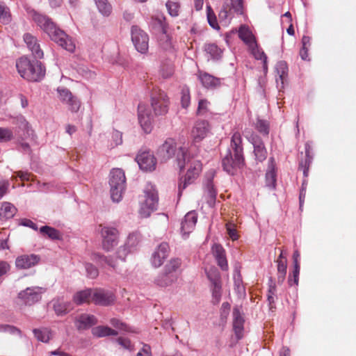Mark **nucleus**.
I'll return each mask as SVG.
<instances>
[{"label":"nucleus","instance_id":"393cba45","mask_svg":"<svg viewBox=\"0 0 356 356\" xmlns=\"http://www.w3.org/2000/svg\"><path fill=\"white\" fill-rule=\"evenodd\" d=\"M197 220V215L195 211L188 212L181 222V232L183 235L188 236L194 229Z\"/></svg>","mask_w":356,"mask_h":356},{"label":"nucleus","instance_id":"7c9ffc66","mask_svg":"<svg viewBox=\"0 0 356 356\" xmlns=\"http://www.w3.org/2000/svg\"><path fill=\"white\" fill-rule=\"evenodd\" d=\"M150 25L154 29L158 30L163 34H165L168 31V23L166 22V17L163 13H159L151 17Z\"/></svg>","mask_w":356,"mask_h":356},{"label":"nucleus","instance_id":"c03bdc74","mask_svg":"<svg viewBox=\"0 0 356 356\" xmlns=\"http://www.w3.org/2000/svg\"><path fill=\"white\" fill-rule=\"evenodd\" d=\"M211 289L212 292L213 302L215 304H218L220 302L222 296L221 282L211 284Z\"/></svg>","mask_w":356,"mask_h":356},{"label":"nucleus","instance_id":"de8ad7c7","mask_svg":"<svg viewBox=\"0 0 356 356\" xmlns=\"http://www.w3.org/2000/svg\"><path fill=\"white\" fill-rule=\"evenodd\" d=\"M14 138L13 131L11 129L0 127V142H8Z\"/></svg>","mask_w":356,"mask_h":356},{"label":"nucleus","instance_id":"f704fd0d","mask_svg":"<svg viewBox=\"0 0 356 356\" xmlns=\"http://www.w3.org/2000/svg\"><path fill=\"white\" fill-rule=\"evenodd\" d=\"M92 334L96 337L117 336L118 332L108 326L99 325L92 329Z\"/></svg>","mask_w":356,"mask_h":356},{"label":"nucleus","instance_id":"f8f14e48","mask_svg":"<svg viewBox=\"0 0 356 356\" xmlns=\"http://www.w3.org/2000/svg\"><path fill=\"white\" fill-rule=\"evenodd\" d=\"M131 32V40L136 50L141 54H145L149 47V36L147 33L138 26H133Z\"/></svg>","mask_w":356,"mask_h":356},{"label":"nucleus","instance_id":"09e8293b","mask_svg":"<svg viewBox=\"0 0 356 356\" xmlns=\"http://www.w3.org/2000/svg\"><path fill=\"white\" fill-rule=\"evenodd\" d=\"M140 234L138 232L130 234L127 238V241L125 245L129 248L136 246L140 241Z\"/></svg>","mask_w":356,"mask_h":356},{"label":"nucleus","instance_id":"6e6d98bb","mask_svg":"<svg viewBox=\"0 0 356 356\" xmlns=\"http://www.w3.org/2000/svg\"><path fill=\"white\" fill-rule=\"evenodd\" d=\"M252 53H253L254 58L257 60H263L264 70H267V65H266L267 56H266V54L263 51H261V49H253Z\"/></svg>","mask_w":356,"mask_h":356},{"label":"nucleus","instance_id":"bb28decb","mask_svg":"<svg viewBox=\"0 0 356 356\" xmlns=\"http://www.w3.org/2000/svg\"><path fill=\"white\" fill-rule=\"evenodd\" d=\"M212 253L218 266L222 270H227L228 264L226 258L225 250L223 247L220 244L215 243L212 246Z\"/></svg>","mask_w":356,"mask_h":356},{"label":"nucleus","instance_id":"338daca9","mask_svg":"<svg viewBox=\"0 0 356 356\" xmlns=\"http://www.w3.org/2000/svg\"><path fill=\"white\" fill-rule=\"evenodd\" d=\"M208 102L206 99H200L198 104L197 113L200 114L207 110Z\"/></svg>","mask_w":356,"mask_h":356},{"label":"nucleus","instance_id":"4be33fe9","mask_svg":"<svg viewBox=\"0 0 356 356\" xmlns=\"http://www.w3.org/2000/svg\"><path fill=\"white\" fill-rule=\"evenodd\" d=\"M97 323V319L94 315L81 314L74 319V325L79 331L88 330Z\"/></svg>","mask_w":356,"mask_h":356},{"label":"nucleus","instance_id":"7ed1b4c3","mask_svg":"<svg viewBox=\"0 0 356 356\" xmlns=\"http://www.w3.org/2000/svg\"><path fill=\"white\" fill-rule=\"evenodd\" d=\"M244 165L241 136L240 133L235 132L231 138L230 149L227 150L226 154L222 157V166L229 175H234Z\"/></svg>","mask_w":356,"mask_h":356},{"label":"nucleus","instance_id":"4c0bfd02","mask_svg":"<svg viewBox=\"0 0 356 356\" xmlns=\"http://www.w3.org/2000/svg\"><path fill=\"white\" fill-rule=\"evenodd\" d=\"M204 49L213 60H219L222 57V50L214 43L205 44Z\"/></svg>","mask_w":356,"mask_h":356},{"label":"nucleus","instance_id":"39448f33","mask_svg":"<svg viewBox=\"0 0 356 356\" xmlns=\"http://www.w3.org/2000/svg\"><path fill=\"white\" fill-rule=\"evenodd\" d=\"M181 261L180 259L173 258L165 266L154 280V284L159 287H167L177 282L179 277V268Z\"/></svg>","mask_w":356,"mask_h":356},{"label":"nucleus","instance_id":"680f3d73","mask_svg":"<svg viewBox=\"0 0 356 356\" xmlns=\"http://www.w3.org/2000/svg\"><path fill=\"white\" fill-rule=\"evenodd\" d=\"M78 72L87 79H93L95 76V74L89 70L87 67H79Z\"/></svg>","mask_w":356,"mask_h":356},{"label":"nucleus","instance_id":"a211bd4d","mask_svg":"<svg viewBox=\"0 0 356 356\" xmlns=\"http://www.w3.org/2000/svg\"><path fill=\"white\" fill-rule=\"evenodd\" d=\"M249 141L253 145V154L257 163L264 161L267 158L268 152L262 139L259 136L252 134L249 138Z\"/></svg>","mask_w":356,"mask_h":356},{"label":"nucleus","instance_id":"79ce46f5","mask_svg":"<svg viewBox=\"0 0 356 356\" xmlns=\"http://www.w3.org/2000/svg\"><path fill=\"white\" fill-rule=\"evenodd\" d=\"M207 18L208 23L211 27L215 30H219L220 26L218 25L216 15L213 10L211 6H207Z\"/></svg>","mask_w":356,"mask_h":356},{"label":"nucleus","instance_id":"c85d7f7f","mask_svg":"<svg viewBox=\"0 0 356 356\" xmlns=\"http://www.w3.org/2000/svg\"><path fill=\"white\" fill-rule=\"evenodd\" d=\"M197 76L201 83L206 88H215L220 86V79L207 72L200 71Z\"/></svg>","mask_w":356,"mask_h":356},{"label":"nucleus","instance_id":"6e6552de","mask_svg":"<svg viewBox=\"0 0 356 356\" xmlns=\"http://www.w3.org/2000/svg\"><path fill=\"white\" fill-rule=\"evenodd\" d=\"M130 252L129 247L127 245L120 246L116 251V259L112 256H105L101 253L95 252L92 254V259L99 265L106 264L116 270L117 268V259L124 261L125 258Z\"/></svg>","mask_w":356,"mask_h":356},{"label":"nucleus","instance_id":"774afa93","mask_svg":"<svg viewBox=\"0 0 356 356\" xmlns=\"http://www.w3.org/2000/svg\"><path fill=\"white\" fill-rule=\"evenodd\" d=\"M227 234H229V237L232 240H236L238 239V235L236 233V231L234 228L232 227L231 225H227Z\"/></svg>","mask_w":356,"mask_h":356},{"label":"nucleus","instance_id":"bf43d9fd","mask_svg":"<svg viewBox=\"0 0 356 356\" xmlns=\"http://www.w3.org/2000/svg\"><path fill=\"white\" fill-rule=\"evenodd\" d=\"M0 332H9L10 334H19L20 330L13 325L0 324Z\"/></svg>","mask_w":356,"mask_h":356},{"label":"nucleus","instance_id":"20e7f679","mask_svg":"<svg viewBox=\"0 0 356 356\" xmlns=\"http://www.w3.org/2000/svg\"><path fill=\"white\" fill-rule=\"evenodd\" d=\"M16 67L20 76L29 81H40L45 75V68L38 59L21 57L16 62Z\"/></svg>","mask_w":356,"mask_h":356},{"label":"nucleus","instance_id":"e2e57ef3","mask_svg":"<svg viewBox=\"0 0 356 356\" xmlns=\"http://www.w3.org/2000/svg\"><path fill=\"white\" fill-rule=\"evenodd\" d=\"M119 345L123 347L125 349L131 350V341L127 338L119 337L115 340Z\"/></svg>","mask_w":356,"mask_h":356},{"label":"nucleus","instance_id":"603ef678","mask_svg":"<svg viewBox=\"0 0 356 356\" xmlns=\"http://www.w3.org/2000/svg\"><path fill=\"white\" fill-rule=\"evenodd\" d=\"M238 37L243 42L248 43L252 38V34L247 27L241 26L238 30Z\"/></svg>","mask_w":356,"mask_h":356},{"label":"nucleus","instance_id":"37998d69","mask_svg":"<svg viewBox=\"0 0 356 356\" xmlns=\"http://www.w3.org/2000/svg\"><path fill=\"white\" fill-rule=\"evenodd\" d=\"M33 332L38 341L47 343L50 339V331L47 328L34 329Z\"/></svg>","mask_w":356,"mask_h":356},{"label":"nucleus","instance_id":"0eeeda50","mask_svg":"<svg viewBox=\"0 0 356 356\" xmlns=\"http://www.w3.org/2000/svg\"><path fill=\"white\" fill-rule=\"evenodd\" d=\"M8 118L10 123L14 126L12 130L15 136L22 140L33 138L34 131L24 115H10Z\"/></svg>","mask_w":356,"mask_h":356},{"label":"nucleus","instance_id":"e433bc0d","mask_svg":"<svg viewBox=\"0 0 356 356\" xmlns=\"http://www.w3.org/2000/svg\"><path fill=\"white\" fill-rule=\"evenodd\" d=\"M40 232L42 236H47L51 240L62 239V234H60V231L52 227L47 225L42 226L40 228Z\"/></svg>","mask_w":356,"mask_h":356},{"label":"nucleus","instance_id":"a18cd8bd","mask_svg":"<svg viewBox=\"0 0 356 356\" xmlns=\"http://www.w3.org/2000/svg\"><path fill=\"white\" fill-rule=\"evenodd\" d=\"M11 21L10 9L2 4H0V22L8 24Z\"/></svg>","mask_w":356,"mask_h":356},{"label":"nucleus","instance_id":"ddd939ff","mask_svg":"<svg viewBox=\"0 0 356 356\" xmlns=\"http://www.w3.org/2000/svg\"><path fill=\"white\" fill-rule=\"evenodd\" d=\"M145 200L140 207V213L142 217L147 218L152 211L156 210L159 198L154 189L145 191Z\"/></svg>","mask_w":356,"mask_h":356},{"label":"nucleus","instance_id":"9b49d317","mask_svg":"<svg viewBox=\"0 0 356 356\" xmlns=\"http://www.w3.org/2000/svg\"><path fill=\"white\" fill-rule=\"evenodd\" d=\"M243 8V0H226L218 13L219 18L220 20H226L232 18L234 14L242 15Z\"/></svg>","mask_w":356,"mask_h":356},{"label":"nucleus","instance_id":"a19ab883","mask_svg":"<svg viewBox=\"0 0 356 356\" xmlns=\"http://www.w3.org/2000/svg\"><path fill=\"white\" fill-rule=\"evenodd\" d=\"M99 11L104 16H109L112 11V6L108 0H94Z\"/></svg>","mask_w":356,"mask_h":356},{"label":"nucleus","instance_id":"72a5a7b5","mask_svg":"<svg viewBox=\"0 0 356 356\" xmlns=\"http://www.w3.org/2000/svg\"><path fill=\"white\" fill-rule=\"evenodd\" d=\"M205 189L207 194V204L209 207H213L216 203L217 191L214 188L212 177L207 179Z\"/></svg>","mask_w":356,"mask_h":356},{"label":"nucleus","instance_id":"4468645a","mask_svg":"<svg viewBox=\"0 0 356 356\" xmlns=\"http://www.w3.org/2000/svg\"><path fill=\"white\" fill-rule=\"evenodd\" d=\"M44 289L41 287H28L18 293V298L26 305H33L39 302Z\"/></svg>","mask_w":356,"mask_h":356},{"label":"nucleus","instance_id":"3c124183","mask_svg":"<svg viewBox=\"0 0 356 356\" xmlns=\"http://www.w3.org/2000/svg\"><path fill=\"white\" fill-rule=\"evenodd\" d=\"M207 275L211 284H214L221 282V277L219 272L216 268H211L207 272Z\"/></svg>","mask_w":356,"mask_h":356},{"label":"nucleus","instance_id":"5fc2aeb1","mask_svg":"<svg viewBox=\"0 0 356 356\" xmlns=\"http://www.w3.org/2000/svg\"><path fill=\"white\" fill-rule=\"evenodd\" d=\"M110 323L115 327L127 332H132L131 328L125 323L121 322L119 319L113 318L110 320Z\"/></svg>","mask_w":356,"mask_h":356},{"label":"nucleus","instance_id":"2eb2a0df","mask_svg":"<svg viewBox=\"0 0 356 356\" xmlns=\"http://www.w3.org/2000/svg\"><path fill=\"white\" fill-rule=\"evenodd\" d=\"M139 124L145 134H149L153 129V115L145 105L140 104L138 106Z\"/></svg>","mask_w":356,"mask_h":356},{"label":"nucleus","instance_id":"cd10ccee","mask_svg":"<svg viewBox=\"0 0 356 356\" xmlns=\"http://www.w3.org/2000/svg\"><path fill=\"white\" fill-rule=\"evenodd\" d=\"M53 309L58 316H63L67 314L71 309V303L65 301L63 298H54L51 301Z\"/></svg>","mask_w":356,"mask_h":356},{"label":"nucleus","instance_id":"8fccbe9b","mask_svg":"<svg viewBox=\"0 0 356 356\" xmlns=\"http://www.w3.org/2000/svg\"><path fill=\"white\" fill-rule=\"evenodd\" d=\"M256 129L263 135H268L269 125L266 120L258 119L256 123Z\"/></svg>","mask_w":356,"mask_h":356},{"label":"nucleus","instance_id":"13d9d810","mask_svg":"<svg viewBox=\"0 0 356 356\" xmlns=\"http://www.w3.org/2000/svg\"><path fill=\"white\" fill-rule=\"evenodd\" d=\"M174 73V68L172 65H163L161 69V74L163 78L168 79Z\"/></svg>","mask_w":356,"mask_h":356},{"label":"nucleus","instance_id":"aec40b11","mask_svg":"<svg viewBox=\"0 0 356 356\" xmlns=\"http://www.w3.org/2000/svg\"><path fill=\"white\" fill-rule=\"evenodd\" d=\"M115 296L111 291L96 289L92 294V302L95 305L108 306L113 304Z\"/></svg>","mask_w":356,"mask_h":356},{"label":"nucleus","instance_id":"49530a36","mask_svg":"<svg viewBox=\"0 0 356 356\" xmlns=\"http://www.w3.org/2000/svg\"><path fill=\"white\" fill-rule=\"evenodd\" d=\"M168 14L172 17H177L179 15L180 5L177 2L168 1L165 3Z\"/></svg>","mask_w":356,"mask_h":356},{"label":"nucleus","instance_id":"ea45409f","mask_svg":"<svg viewBox=\"0 0 356 356\" xmlns=\"http://www.w3.org/2000/svg\"><path fill=\"white\" fill-rule=\"evenodd\" d=\"M275 70L279 76L281 84L283 85L288 75V65L286 61L280 60L277 63Z\"/></svg>","mask_w":356,"mask_h":356},{"label":"nucleus","instance_id":"052dcab7","mask_svg":"<svg viewBox=\"0 0 356 356\" xmlns=\"http://www.w3.org/2000/svg\"><path fill=\"white\" fill-rule=\"evenodd\" d=\"M299 275L300 270H293L292 274H290L288 278V283L290 286L298 284Z\"/></svg>","mask_w":356,"mask_h":356},{"label":"nucleus","instance_id":"f257e3e1","mask_svg":"<svg viewBox=\"0 0 356 356\" xmlns=\"http://www.w3.org/2000/svg\"><path fill=\"white\" fill-rule=\"evenodd\" d=\"M156 155L161 163H165L175 157V161L180 171L184 170L186 163L189 164V168L186 175L184 177H181L179 181V196H181L182 191L188 186L195 182L202 171L201 162L198 160L191 161L193 156H191L188 149L185 147H177L175 140L172 138H167L159 146L156 151Z\"/></svg>","mask_w":356,"mask_h":356},{"label":"nucleus","instance_id":"c9c22d12","mask_svg":"<svg viewBox=\"0 0 356 356\" xmlns=\"http://www.w3.org/2000/svg\"><path fill=\"white\" fill-rule=\"evenodd\" d=\"M17 209L9 202H3L0 208V218L5 220L12 218L16 213Z\"/></svg>","mask_w":356,"mask_h":356},{"label":"nucleus","instance_id":"412c9836","mask_svg":"<svg viewBox=\"0 0 356 356\" xmlns=\"http://www.w3.org/2000/svg\"><path fill=\"white\" fill-rule=\"evenodd\" d=\"M23 39L35 59L43 58L44 54L36 37L29 33H26L24 35Z\"/></svg>","mask_w":356,"mask_h":356},{"label":"nucleus","instance_id":"4d7b16f0","mask_svg":"<svg viewBox=\"0 0 356 356\" xmlns=\"http://www.w3.org/2000/svg\"><path fill=\"white\" fill-rule=\"evenodd\" d=\"M191 100L188 88H183L181 90V102L183 108H187L189 106Z\"/></svg>","mask_w":356,"mask_h":356},{"label":"nucleus","instance_id":"a878e982","mask_svg":"<svg viewBox=\"0 0 356 356\" xmlns=\"http://www.w3.org/2000/svg\"><path fill=\"white\" fill-rule=\"evenodd\" d=\"M209 131V122L207 120H198L192 130V136L195 142H200L206 137Z\"/></svg>","mask_w":356,"mask_h":356},{"label":"nucleus","instance_id":"c756f323","mask_svg":"<svg viewBox=\"0 0 356 356\" xmlns=\"http://www.w3.org/2000/svg\"><path fill=\"white\" fill-rule=\"evenodd\" d=\"M313 161V156L311 154V147L308 143L305 144V157L299 162L298 169L302 171L306 178L309 175V167Z\"/></svg>","mask_w":356,"mask_h":356},{"label":"nucleus","instance_id":"58836bf2","mask_svg":"<svg viewBox=\"0 0 356 356\" xmlns=\"http://www.w3.org/2000/svg\"><path fill=\"white\" fill-rule=\"evenodd\" d=\"M277 270V284L281 285L284 283L286 275L287 260L276 261Z\"/></svg>","mask_w":356,"mask_h":356},{"label":"nucleus","instance_id":"864d4df0","mask_svg":"<svg viewBox=\"0 0 356 356\" xmlns=\"http://www.w3.org/2000/svg\"><path fill=\"white\" fill-rule=\"evenodd\" d=\"M85 268L86 270L87 276L89 278L95 279L98 276L99 270L93 264L90 263H86Z\"/></svg>","mask_w":356,"mask_h":356},{"label":"nucleus","instance_id":"423d86ee","mask_svg":"<svg viewBox=\"0 0 356 356\" xmlns=\"http://www.w3.org/2000/svg\"><path fill=\"white\" fill-rule=\"evenodd\" d=\"M110 192L113 202H119L126 188L124 172L120 168L113 169L110 172Z\"/></svg>","mask_w":356,"mask_h":356},{"label":"nucleus","instance_id":"6ab92c4d","mask_svg":"<svg viewBox=\"0 0 356 356\" xmlns=\"http://www.w3.org/2000/svg\"><path fill=\"white\" fill-rule=\"evenodd\" d=\"M170 248L167 243L159 244L153 252L150 261L155 268L160 267L169 255Z\"/></svg>","mask_w":356,"mask_h":356},{"label":"nucleus","instance_id":"1a4fd4ad","mask_svg":"<svg viewBox=\"0 0 356 356\" xmlns=\"http://www.w3.org/2000/svg\"><path fill=\"white\" fill-rule=\"evenodd\" d=\"M169 99L159 88H154L151 94V106L156 115H163L168 111Z\"/></svg>","mask_w":356,"mask_h":356},{"label":"nucleus","instance_id":"2f4dec72","mask_svg":"<svg viewBox=\"0 0 356 356\" xmlns=\"http://www.w3.org/2000/svg\"><path fill=\"white\" fill-rule=\"evenodd\" d=\"M266 185L271 188H275L276 185L275 163L273 157L268 161V170L266 173Z\"/></svg>","mask_w":356,"mask_h":356},{"label":"nucleus","instance_id":"dca6fc26","mask_svg":"<svg viewBox=\"0 0 356 356\" xmlns=\"http://www.w3.org/2000/svg\"><path fill=\"white\" fill-rule=\"evenodd\" d=\"M59 99L67 105L68 109L72 112L76 113L81 107V102L77 97L72 95L70 90L65 88H58Z\"/></svg>","mask_w":356,"mask_h":356},{"label":"nucleus","instance_id":"f03ea898","mask_svg":"<svg viewBox=\"0 0 356 356\" xmlns=\"http://www.w3.org/2000/svg\"><path fill=\"white\" fill-rule=\"evenodd\" d=\"M31 15L35 23L48 35L49 38L64 49L73 52L75 44L72 39L47 15L32 10Z\"/></svg>","mask_w":356,"mask_h":356},{"label":"nucleus","instance_id":"69168bd1","mask_svg":"<svg viewBox=\"0 0 356 356\" xmlns=\"http://www.w3.org/2000/svg\"><path fill=\"white\" fill-rule=\"evenodd\" d=\"M112 138L113 140L115 141V145H118L122 144V133L115 130L113 131L112 134Z\"/></svg>","mask_w":356,"mask_h":356},{"label":"nucleus","instance_id":"473e14b6","mask_svg":"<svg viewBox=\"0 0 356 356\" xmlns=\"http://www.w3.org/2000/svg\"><path fill=\"white\" fill-rule=\"evenodd\" d=\"M94 291L91 289H86L76 292L73 296V301L77 305H82L83 303H88L92 302V294Z\"/></svg>","mask_w":356,"mask_h":356},{"label":"nucleus","instance_id":"5701e85b","mask_svg":"<svg viewBox=\"0 0 356 356\" xmlns=\"http://www.w3.org/2000/svg\"><path fill=\"white\" fill-rule=\"evenodd\" d=\"M40 260L38 255L24 254L18 257L15 261L16 267L19 269H28L37 265Z\"/></svg>","mask_w":356,"mask_h":356},{"label":"nucleus","instance_id":"0e129e2a","mask_svg":"<svg viewBox=\"0 0 356 356\" xmlns=\"http://www.w3.org/2000/svg\"><path fill=\"white\" fill-rule=\"evenodd\" d=\"M21 225L25 227H29L35 231L38 229V225L35 222L26 218L22 220Z\"/></svg>","mask_w":356,"mask_h":356},{"label":"nucleus","instance_id":"9d476101","mask_svg":"<svg viewBox=\"0 0 356 356\" xmlns=\"http://www.w3.org/2000/svg\"><path fill=\"white\" fill-rule=\"evenodd\" d=\"M100 233L102 237V248L106 252H111L118 243V230L113 227L99 225Z\"/></svg>","mask_w":356,"mask_h":356},{"label":"nucleus","instance_id":"b1692460","mask_svg":"<svg viewBox=\"0 0 356 356\" xmlns=\"http://www.w3.org/2000/svg\"><path fill=\"white\" fill-rule=\"evenodd\" d=\"M233 328L237 340L243 337L244 318L242 316L241 307L235 306L233 309Z\"/></svg>","mask_w":356,"mask_h":356},{"label":"nucleus","instance_id":"f3484780","mask_svg":"<svg viewBox=\"0 0 356 356\" xmlns=\"http://www.w3.org/2000/svg\"><path fill=\"white\" fill-rule=\"evenodd\" d=\"M136 161L139 168L143 171L151 172L156 169V159L149 151L139 152L136 157Z\"/></svg>","mask_w":356,"mask_h":356}]
</instances>
